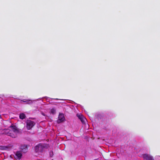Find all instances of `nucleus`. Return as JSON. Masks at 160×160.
Instances as JSON below:
<instances>
[{
	"label": "nucleus",
	"instance_id": "obj_1",
	"mask_svg": "<svg viewBox=\"0 0 160 160\" xmlns=\"http://www.w3.org/2000/svg\"><path fill=\"white\" fill-rule=\"evenodd\" d=\"M9 128L11 130L8 129H0V134H6L12 138L17 137V134L20 132L19 129L15 126L12 124Z\"/></svg>",
	"mask_w": 160,
	"mask_h": 160
},
{
	"label": "nucleus",
	"instance_id": "obj_2",
	"mask_svg": "<svg viewBox=\"0 0 160 160\" xmlns=\"http://www.w3.org/2000/svg\"><path fill=\"white\" fill-rule=\"evenodd\" d=\"M44 148V147L42 144L39 143L35 147V150L37 152H42Z\"/></svg>",
	"mask_w": 160,
	"mask_h": 160
},
{
	"label": "nucleus",
	"instance_id": "obj_3",
	"mask_svg": "<svg viewBox=\"0 0 160 160\" xmlns=\"http://www.w3.org/2000/svg\"><path fill=\"white\" fill-rule=\"evenodd\" d=\"M26 123L27 128L28 130H30L35 125L34 122L30 120H27Z\"/></svg>",
	"mask_w": 160,
	"mask_h": 160
},
{
	"label": "nucleus",
	"instance_id": "obj_4",
	"mask_svg": "<svg viewBox=\"0 0 160 160\" xmlns=\"http://www.w3.org/2000/svg\"><path fill=\"white\" fill-rule=\"evenodd\" d=\"M65 120V118L63 114L62 113L59 114L58 117V119L57 121V123H61L64 122Z\"/></svg>",
	"mask_w": 160,
	"mask_h": 160
},
{
	"label": "nucleus",
	"instance_id": "obj_5",
	"mask_svg": "<svg viewBox=\"0 0 160 160\" xmlns=\"http://www.w3.org/2000/svg\"><path fill=\"white\" fill-rule=\"evenodd\" d=\"M144 160H153V157L150 154H144L142 155Z\"/></svg>",
	"mask_w": 160,
	"mask_h": 160
},
{
	"label": "nucleus",
	"instance_id": "obj_6",
	"mask_svg": "<svg viewBox=\"0 0 160 160\" xmlns=\"http://www.w3.org/2000/svg\"><path fill=\"white\" fill-rule=\"evenodd\" d=\"M77 116L80 119L82 123H85L87 120L84 116L81 114H77Z\"/></svg>",
	"mask_w": 160,
	"mask_h": 160
},
{
	"label": "nucleus",
	"instance_id": "obj_7",
	"mask_svg": "<svg viewBox=\"0 0 160 160\" xmlns=\"http://www.w3.org/2000/svg\"><path fill=\"white\" fill-rule=\"evenodd\" d=\"M22 157V154L20 151H17L15 154L14 158H15L17 159L18 160H20Z\"/></svg>",
	"mask_w": 160,
	"mask_h": 160
},
{
	"label": "nucleus",
	"instance_id": "obj_8",
	"mask_svg": "<svg viewBox=\"0 0 160 160\" xmlns=\"http://www.w3.org/2000/svg\"><path fill=\"white\" fill-rule=\"evenodd\" d=\"M20 149L23 152H26L28 150V146L25 145H22L20 146Z\"/></svg>",
	"mask_w": 160,
	"mask_h": 160
},
{
	"label": "nucleus",
	"instance_id": "obj_9",
	"mask_svg": "<svg viewBox=\"0 0 160 160\" xmlns=\"http://www.w3.org/2000/svg\"><path fill=\"white\" fill-rule=\"evenodd\" d=\"M26 117L25 114L23 113L20 114L19 115V118L21 119H23Z\"/></svg>",
	"mask_w": 160,
	"mask_h": 160
},
{
	"label": "nucleus",
	"instance_id": "obj_10",
	"mask_svg": "<svg viewBox=\"0 0 160 160\" xmlns=\"http://www.w3.org/2000/svg\"><path fill=\"white\" fill-rule=\"evenodd\" d=\"M23 102H25L27 104H31L32 103V101L31 100H27L26 101H22Z\"/></svg>",
	"mask_w": 160,
	"mask_h": 160
},
{
	"label": "nucleus",
	"instance_id": "obj_11",
	"mask_svg": "<svg viewBox=\"0 0 160 160\" xmlns=\"http://www.w3.org/2000/svg\"><path fill=\"white\" fill-rule=\"evenodd\" d=\"M56 110L54 108H52L50 112L52 114H54L56 113Z\"/></svg>",
	"mask_w": 160,
	"mask_h": 160
},
{
	"label": "nucleus",
	"instance_id": "obj_12",
	"mask_svg": "<svg viewBox=\"0 0 160 160\" xmlns=\"http://www.w3.org/2000/svg\"><path fill=\"white\" fill-rule=\"evenodd\" d=\"M49 154L50 157H52L53 155V153L52 151H50L49 152Z\"/></svg>",
	"mask_w": 160,
	"mask_h": 160
}]
</instances>
